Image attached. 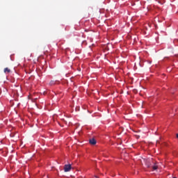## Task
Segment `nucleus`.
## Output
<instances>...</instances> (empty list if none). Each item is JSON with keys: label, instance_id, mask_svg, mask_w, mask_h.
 Wrapping results in <instances>:
<instances>
[{"label": "nucleus", "instance_id": "nucleus-5", "mask_svg": "<svg viewBox=\"0 0 178 178\" xmlns=\"http://www.w3.org/2000/svg\"><path fill=\"white\" fill-rule=\"evenodd\" d=\"M177 138H178V134H177Z\"/></svg>", "mask_w": 178, "mask_h": 178}, {"label": "nucleus", "instance_id": "nucleus-4", "mask_svg": "<svg viewBox=\"0 0 178 178\" xmlns=\"http://www.w3.org/2000/svg\"><path fill=\"white\" fill-rule=\"evenodd\" d=\"M153 170H156L158 169V165L156 163H154V165L152 166Z\"/></svg>", "mask_w": 178, "mask_h": 178}, {"label": "nucleus", "instance_id": "nucleus-3", "mask_svg": "<svg viewBox=\"0 0 178 178\" xmlns=\"http://www.w3.org/2000/svg\"><path fill=\"white\" fill-rule=\"evenodd\" d=\"M4 73H10V70L8 67L4 68Z\"/></svg>", "mask_w": 178, "mask_h": 178}, {"label": "nucleus", "instance_id": "nucleus-1", "mask_svg": "<svg viewBox=\"0 0 178 178\" xmlns=\"http://www.w3.org/2000/svg\"><path fill=\"white\" fill-rule=\"evenodd\" d=\"M72 170V165H65L64 166V171L65 172H70V170Z\"/></svg>", "mask_w": 178, "mask_h": 178}, {"label": "nucleus", "instance_id": "nucleus-2", "mask_svg": "<svg viewBox=\"0 0 178 178\" xmlns=\"http://www.w3.org/2000/svg\"><path fill=\"white\" fill-rule=\"evenodd\" d=\"M89 143L91 145H95L97 144V140H95V138H91L89 140Z\"/></svg>", "mask_w": 178, "mask_h": 178}, {"label": "nucleus", "instance_id": "nucleus-6", "mask_svg": "<svg viewBox=\"0 0 178 178\" xmlns=\"http://www.w3.org/2000/svg\"><path fill=\"white\" fill-rule=\"evenodd\" d=\"M96 178H98V177L95 176Z\"/></svg>", "mask_w": 178, "mask_h": 178}]
</instances>
